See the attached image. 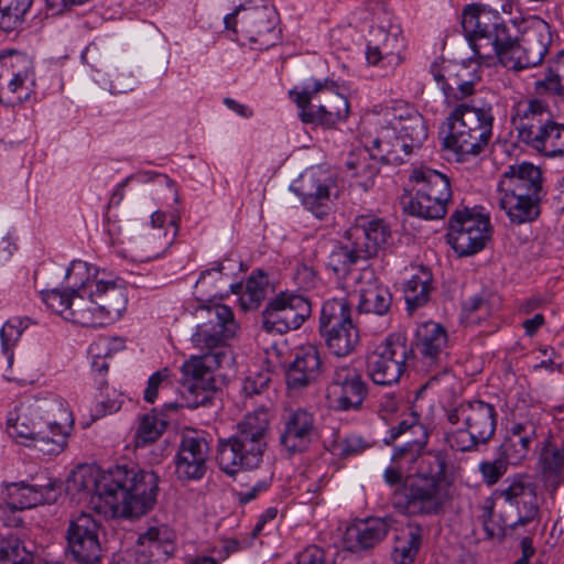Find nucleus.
<instances>
[{"instance_id": "nucleus-46", "label": "nucleus", "mask_w": 564, "mask_h": 564, "mask_svg": "<svg viewBox=\"0 0 564 564\" xmlns=\"http://www.w3.org/2000/svg\"><path fill=\"white\" fill-rule=\"evenodd\" d=\"M430 73L434 79L460 80L474 87L480 80L479 69L473 64L451 61L435 62L431 65Z\"/></svg>"}, {"instance_id": "nucleus-34", "label": "nucleus", "mask_w": 564, "mask_h": 564, "mask_svg": "<svg viewBox=\"0 0 564 564\" xmlns=\"http://www.w3.org/2000/svg\"><path fill=\"white\" fill-rule=\"evenodd\" d=\"M539 425L533 420L513 422L507 430V436L498 448L511 465L520 464L529 454L531 445L539 436Z\"/></svg>"}, {"instance_id": "nucleus-59", "label": "nucleus", "mask_w": 564, "mask_h": 564, "mask_svg": "<svg viewBox=\"0 0 564 564\" xmlns=\"http://www.w3.org/2000/svg\"><path fill=\"white\" fill-rule=\"evenodd\" d=\"M271 381L270 373L268 371H259L247 376L242 382L240 392L245 397H253L261 394L268 389Z\"/></svg>"}, {"instance_id": "nucleus-22", "label": "nucleus", "mask_w": 564, "mask_h": 564, "mask_svg": "<svg viewBox=\"0 0 564 564\" xmlns=\"http://www.w3.org/2000/svg\"><path fill=\"white\" fill-rule=\"evenodd\" d=\"M100 524L89 513L74 517L67 529V549L78 564H97L101 558Z\"/></svg>"}, {"instance_id": "nucleus-19", "label": "nucleus", "mask_w": 564, "mask_h": 564, "mask_svg": "<svg viewBox=\"0 0 564 564\" xmlns=\"http://www.w3.org/2000/svg\"><path fill=\"white\" fill-rule=\"evenodd\" d=\"M311 315L308 300L294 292H280L271 299L262 313V327L268 333L285 334L300 328Z\"/></svg>"}, {"instance_id": "nucleus-26", "label": "nucleus", "mask_w": 564, "mask_h": 564, "mask_svg": "<svg viewBox=\"0 0 564 564\" xmlns=\"http://www.w3.org/2000/svg\"><path fill=\"white\" fill-rule=\"evenodd\" d=\"M415 348L420 355L421 364L426 370L437 368V373L431 380H435L440 373L446 372L448 337L441 324L427 322L420 325L416 329Z\"/></svg>"}, {"instance_id": "nucleus-27", "label": "nucleus", "mask_w": 564, "mask_h": 564, "mask_svg": "<svg viewBox=\"0 0 564 564\" xmlns=\"http://www.w3.org/2000/svg\"><path fill=\"white\" fill-rule=\"evenodd\" d=\"M209 444L198 434L183 435L174 458L175 475L181 480L202 479L207 470Z\"/></svg>"}, {"instance_id": "nucleus-56", "label": "nucleus", "mask_w": 564, "mask_h": 564, "mask_svg": "<svg viewBox=\"0 0 564 564\" xmlns=\"http://www.w3.org/2000/svg\"><path fill=\"white\" fill-rule=\"evenodd\" d=\"M40 294L47 308L65 318V314L70 304L72 288L65 292H61L57 288L42 290Z\"/></svg>"}, {"instance_id": "nucleus-51", "label": "nucleus", "mask_w": 564, "mask_h": 564, "mask_svg": "<svg viewBox=\"0 0 564 564\" xmlns=\"http://www.w3.org/2000/svg\"><path fill=\"white\" fill-rule=\"evenodd\" d=\"M424 445L425 442L410 441L402 446L395 447L391 456L392 463L397 464L404 473L410 471L417 462L421 463L420 469H427V464L423 459L435 454L422 455Z\"/></svg>"}, {"instance_id": "nucleus-6", "label": "nucleus", "mask_w": 564, "mask_h": 564, "mask_svg": "<svg viewBox=\"0 0 564 564\" xmlns=\"http://www.w3.org/2000/svg\"><path fill=\"white\" fill-rule=\"evenodd\" d=\"M446 419L455 426L445 434L447 445L457 452H473L495 435L498 413L494 404L474 399L447 410Z\"/></svg>"}, {"instance_id": "nucleus-43", "label": "nucleus", "mask_w": 564, "mask_h": 564, "mask_svg": "<svg viewBox=\"0 0 564 564\" xmlns=\"http://www.w3.org/2000/svg\"><path fill=\"white\" fill-rule=\"evenodd\" d=\"M93 79L113 95L132 91L138 84L135 76L126 64H108L104 72L98 69L97 74L93 75Z\"/></svg>"}, {"instance_id": "nucleus-13", "label": "nucleus", "mask_w": 564, "mask_h": 564, "mask_svg": "<svg viewBox=\"0 0 564 564\" xmlns=\"http://www.w3.org/2000/svg\"><path fill=\"white\" fill-rule=\"evenodd\" d=\"M552 40L549 23L540 18H533L519 37L510 36L509 51L502 54L503 66L518 72L540 65L549 52Z\"/></svg>"}, {"instance_id": "nucleus-47", "label": "nucleus", "mask_w": 564, "mask_h": 564, "mask_svg": "<svg viewBox=\"0 0 564 564\" xmlns=\"http://www.w3.org/2000/svg\"><path fill=\"white\" fill-rule=\"evenodd\" d=\"M268 285L269 282L264 274L251 275L246 282L243 292V285L240 282L229 283V292L231 294H240V305L245 311L256 310L265 299Z\"/></svg>"}, {"instance_id": "nucleus-44", "label": "nucleus", "mask_w": 564, "mask_h": 564, "mask_svg": "<svg viewBox=\"0 0 564 564\" xmlns=\"http://www.w3.org/2000/svg\"><path fill=\"white\" fill-rule=\"evenodd\" d=\"M425 529L417 523H410L395 539L391 553L392 564H413L422 546Z\"/></svg>"}, {"instance_id": "nucleus-30", "label": "nucleus", "mask_w": 564, "mask_h": 564, "mask_svg": "<svg viewBox=\"0 0 564 564\" xmlns=\"http://www.w3.org/2000/svg\"><path fill=\"white\" fill-rule=\"evenodd\" d=\"M391 230L384 220L368 216H359L346 231L345 238L351 239L366 259L377 256L388 242Z\"/></svg>"}, {"instance_id": "nucleus-39", "label": "nucleus", "mask_w": 564, "mask_h": 564, "mask_svg": "<svg viewBox=\"0 0 564 564\" xmlns=\"http://www.w3.org/2000/svg\"><path fill=\"white\" fill-rule=\"evenodd\" d=\"M351 314V306L345 299H330L324 302L318 326L321 336H328L330 333L343 328L357 326Z\"/></svg>"}, {"instance_id": "nucleus-14", "label": "nucleus", "mask_w": 564, "mask_h": 564, "mask_svg": "<svg viewBox=\"0 0 564 564\" xmlns=\"http://www.w3.org/2000/svg\"><path fill=\"white\" fill-rule=\"evenodd\" d=\"M195 317L198 324L192 335V343L200 350L214 351L221 348L239 330L232 310L220 303L199 305L195 310Z\"/></svg>"}, {"instance_id": "nucleus-52", "label": "nucleus", "mask_w": 564, "mask_h": 564, "mask_svg": "<svg viewBox=\"0 0 564 564\" xmlns=\"http://www.w3.org/2000/svg\"><path fill=\"white\" fill-rule=\"evenodd\" d=\"M329 351L337 357L350 355L359 344L358 327H347L322 337Z\"/></svg>"}, {"instance_id": "nucleus-16", "label": "nucleus", "mask_w": 564, "mask_h": 564, "mask_svg": "<svg viewBox=\"0 0 564 564\" xmlns=\"http://www.w3.org/2000/svg\"><path fill=\"white\" fill-rule=\"evenodd\" d=\"M490 237L491 225L487 215L464 207L449 217L447 241L459 257L479 252Z\"/></svg>"}, {"instance_id": "nucleus-12", "label": "nucleus", "mask_w": 564, "mask_h": 564, "mask_svg": "<svg viewBox=\"0 0 564 564\" xmlns=\"http://www.w3.org/2000/svg\"><path fill=\"white\" fill-rule=\"evenodd\" d=\"M227 30L236 31L239 23L241 32L251 44L259 50L273 46L281 37L278 28L279 13L272 3L245 8L240 4L236 10L224 18Z\"/></svg>"}, {"instance_id": "nucleus-32", "label": "nucleus", "mask_w": 564, "mask_h": 564, "mask_svg": "<svg viewBox=\"0 0 564 564\" xmlns=\"http://www.w3.org/2000/svg\"><path fill=\"white\" fill-rule=\"evenodd\" d=\"M498 193L541 196V170L529 162L509 165L500 177Z\"/></svg>"}, {"instance_id": "nucleus-28", "label": "nucleus", "mask_w": 564, "mask_h": 564, "mask_svg": "<svg viewBox=\"0 0 564 564\" xmlns=\"http://www.w3.org/2000/svg\"><path fill=\"white\" fill-rule=\"evenodd\" d=\"M356 292L359 294L357 305L359 313H372L383 316L390 310L392 295L389 289L379 281L371 267H365L352 276Z\"/></svg>"}, {"instance_id": "nucleus-64", "label": "nucleus", "mask_w": 564, "mask_h": 564, "mask_svg": "<svg viewBox=\"0 0 564 564\" xmlns=\"http://www.w3.org/2000/svg\"><path fill=\"white\" fill-rule=\"evenodd\" d=\"M296 564H325L324 552L316 545H311L299 553Z\"/></svg>"}, {"instance_id": "nucleus-29", "label": "nucleus", "mask_w": 564, "mask_h": 564, "mask_svg": "<svg viewBox=\"0 0 564 564\" xmlns=\"http://www.w3.org/2000/svg\"><path fill=\"white\" fill-rule=\"evenodd\" d=\"M175 534L167 525L150 527L139 534L135 560L140 564L165 562L174 554Z\"/></svg>"}, {"instance_id": "nucleus-41", "label": "nucleus", "mask_w": 564, "mask_h": 564, "mask_svg": "<svg viewBox=\"0 0 564 564\" xmlns=\"http://www.w3.org/2000/svg\"><path fill=\"white\" fill-rule=\"evenodd\" d=\"M541 196L499 193V206L514 224H524L539 216Z\"/></svg>"}, {"instance_id": "nucleus-20", "label": "nucleus", "mask_w": 564, "mask_h": 564, "mask_svg": "<svg viewBox=\"0 0 564 564\" xmlns=\"http://www.w3.org/2000/svg\"><path fill=\"white\" fill-rule=\"evenodd\" d=\"M368 395V384L359 370L350 365L334 369L326 388V402L335 411H360Z\"/></svg>"}, {"instance_id": "nucleus-48", "label": "nucleus", "mask_w": 564, "mask_h": 564, "mask_svg": "<svg viewBox=\"0 0 564 564\" xmlns=\"http://www.w3.org/2000/svg\"><path fill=\"white\" fill-rule=\"evenodd\" d=\"M432 291V274L427 270H421L412 275L404 285V300L409 313L424 306Z\"/></svg>"}, {"instance_id": "nucleus-9", "label": "nucleus", "mask_w": 564, "mask_h": 564, "mask_svg": "<svg viewBox=\"0 0 564 564\" xmlns=\"http://www.w3.org/2000/svg\"><path fill=\"white\" fill-rule=\"evenodd\" d=\"M301 109L300 118L304 123L334 127L346 120L349 113L347 98L337 93L333 83L314 80L306 84L302 91L290 93Z\"/></svg>"}, {"instance_id": "nucleus-57", "label": "nucleus", "mask_w": 564, "mask_h": 564, "mask_svg": "<svg viewBox=\"0 0 564 564\" xmlns=\"http://www.w3.org/2000/svg\"><path fill=\"white\" fill-rule=\"evenodd\" d=\"M508 465H511L505 455L498 453L494 460H484L479 464V471L485 484L492 486L506 474Z\"/></svg>"}, {"instance_id": "nucleus-63", "label": "nucleus", "mask_w": 564, "mask_h": 564, "mask_svg": "<svg viewBox=\"0 0 564 564\" xmlns=\"http://www.w3.org/2000/svg\"><path fill=\"white\" fill-rule=\"evenodd\" d=\"M19 510L10 506V501L7 499L4 503H0V532L4 530H12L22 523V519L19 514Z\"/></svg>"}, {"instance_id": "nucleus-25", "label": "nucleus", "mask_w": 564, "mask_h": 564, "mask_svg": "<svg viewBox=\"0 0 564 564\" xmlns=\"http://www.w3.org/2000/svg\"><path fill=\"white\" fill-rule=\"evenodd\" d=\"M282 425L280 446L289 455L307 451L318 435L314 413L303 408L289 410Z\"/></svg>"}, {"instance_id": "nucleus-24", "label": "nucleus", "mask_w": 564, "mask_h": 564, "mask_svg": "<svg viewBox=\"0 0 564 564\" xmlns=\"http://www.w3.org/2000/svg\"><path fill=\"white\" fill-rule=\"evenodd\" d=\"M494 496L516 509L517 519L509 524L512 529L524 527L538 519L536 487L527 476L520 475L506 479L502 486L494 492Z\"/></svg>"}, {"instance_id": "nucleus-55", "label": "nucleus", "mask_w": 564, "mask_h": 564, "mask_svg": "<svg viewBox=\"0 0 564 564\" xmlns=\"http://www.w3.org/2000/svg\"><path fill=\"white\" fill-rule=\"evenodd\" d=\"M25 327L21 318L13 317L7 321L0 329L1 347L9 361L13 358L12 348L20 339Z\"/></svg>"}, {"instance_id": "nucleus-1", "label": "nucleus", "mask_w": 564, "mask_h": 564, "mask_svg": "<svg viewBox=\"0 0 564 564\" xmlns=\"http://www.w3.org/2000/svg\"><path fill=\"white\" fill-rule=\"evenodd\" d=\"M159 476L138 466H116L99 475L88 464L77 466L66 479V492L80 500L90 494L91 508L106 518H138L152 509Z\"/></svg>"}, {"instance_id": "nucleus-58", "label": "nucleus", "mask_w": 564, "mask_h": 564, "mask_svg": "<svg viewBox=\"0 0 564 564\" xmlns=\"http://www.w3.org/2000/svg\"><path fill=\"white\" fill-rule=\"evenodd\" d=\"M448 102L464 100L474 95L475 87L460 80L434 79Z\"/></svg>"}, {"instance_id": "nucleus-8", "label": "nucleus", "mask_w": 564, "mask_h": 564, "mask_svg": "<svg viewBox=\"0 0 564 564\" xmlns=\"http://www.w3.org/2000/svg\"><path fill=\"white\" fill-rule=\"evenodd\" d=\"M427 138V127L421 113L409 109L404 115L387 110L378 119L375 143L383 149L388 164L399 165L421 149Z\"/></svg>"}, {"instance_id": "nucleus-33", "label": "nucleus", "mask_w": 564, "mask_h": 564, "mask_svg": "<svg viewBox=\"0 0 564 564\" xmlns=\"http://www.w3.org/2000/svg\"><path fill=\"white\" fill-rule=\"evenodd\" d=\"M388 531V522L382 518L359 519L346 528L343 538L344 545L351 552L368 550L380 543Z\"/></svg>"}, {"instance_id": "nucleus-54", "label": "nucleus", "mask_w": 564, "mask_h": 564, "mask_svg": "<svg viewBox=\"0 0 564 564\" xmlns=\"http://www.w3.org/2000/svg\"><path fill=\"white\" fill-rule=\"evenodd\" d=\"M165 427V422L160 420L156 415H143L137 429L135 445L141 447L155 442L164 432Z\"/></svg>"}, {"instance_id": "nucleus-3", "label": "nucleus", "mask_w": 564, "mask_h": 564, "mask_svg": "<svg viewBox=\"0 0 564 564\" xmlns=\"http://www.w3.org/2000/svg\"><path fill=\"white\" fill-rule=\"evenodd\" d=\"M73 425V413L65 400L48 393L20 403L8 417L7 431L13 438L31 441L44 455H58Z\"/></svg>"}, {"instance_id": "nucleus-38", "label": "nucleus", "mask_w": 564, "mask_h": 564, "mask_svg": "<svg viewBox=\"0 0 564 564\" xmlns=\"http://www.w3.org/2000/svg\"><path fill=\"white\" fill-rule=\"evenodd\" d=\"M539 464L547 488L555 491L564 485V446L550 438L540 446Z\"/></svg>"}, {"instance_id": "nucleus-17", "label": "nucleus", "mask_w": 564, "mask_h": 564, "mask_svg": "<svg viewBox=\"0 0 564 564\" xmlns=\"http://www.w3.org/2000/svg\"><path fill=\"white\" fill-rule=\"evenodd\" d=\"M412 350L398 336L390 335L366 357V371L377 386L397 384L406 369Z\"/></svg>"}, {"instance_id": "nucleus-50", "label": "nucleus", "mask_w": 564, "mask_h": 564, "mask_svg": "<svg viewBox=\"0 0 564 564\" xmlns=\"http://www.w3.org/2000/svg\"><path fill=\"white\" fill-rule=\"evenodd\" d=\"M532 149L550 158L564 156V124L552 119Z\"/></svg>"}, {"instance_id": "nucleus-23", "label": "nucleus", "mask_w": 564, "mask_h": 564, "mask_svg": "<svg viewBox=\"0 0 564 564\" xmlns=\"http://www.w3.org/2000/svg\"><path fill=\"white\" fill-rule=\"evenodd\" d=\"M553 119L550 107L543 100L524 98L511 110V122L520 142L533 148Z\"/></svg>"}, {"instance_id": "nucleus-49", "label": "nucleus", "mask_w": 564, "mask_h": 564, "mask_svg": "<svg viewBox=\"0 0 564 564\" xmlns=\"http://www.w3.org/2000/svg\"><path fill=\"white\" fill-rule=\"evenodd\" d=\"M33 553L11 530L0 532V564H32Z\"/></svg>"}, {"instance_id": "nucleus-45", "label": "nucleus", "mask_w": 564, "mask_h": 564, "mask_svg": "<svg viewBox=\"0 0 564 564\" xmlns=\"http://www.w3.org/2000/svg\"><path fill=\"white\" fill-rule=\"evenodd\" d=\"M359 260H367L362 252L355 246L351 239H347L345 243L335 246L330 251L327 260V267L338 276L345 278L350 275L351 278L358 273L351 271V267Z\"/></svg>"}, {"instance_id": "nucleus-61", "label": "nucleus", "mask_w": 564, "mask_h": 564, "mask_svg": "<svg viewBox=\"0 0 564 564\" xmlns=\"http://www.w3.org/2000/svg\"><path fill=\"white\" fill-rule=\"evenodd\" d=\"M82 61L88 64L93 69V75H96L98 69H102L108 65L105 52L96 43H89L82 53Z\"/></svg>"}, {"instance_id": "nucleus-31", "label": "nucleus", "mask_w": 564, "mask_h": 564, "mask_svg": "<svg viewBox=\"0 0 564 564\" xmlns=\"http://www.w3.org/2000/svg\"><path fill=\"white\" fill-rule=\"evenodd\" d=\"M322 372L319 350L314 345L299 348L294 359L285 372L286 386L290 390L301 391L315 382Z\"/></svg>"}, {"instance_id": "nucleus-4", "label": "nucleus", "mask_w": 564, "mask_h": 564, "mask_svg": "<svg viewBox=\"0 0 564 564\" xmlns=\"http://www.w3.org/2000/svg\"><path fill=\"white\" fill-rule=\"evenodd\" d=\"M269 425V413L264 408L245 415L236 432L218 442L216 460L219 468L234 476L260 467L268 445Z\"/></svg>"}, {"instance_id": "nucleus-2", "label": "nucleus", "mask_w": 564, "mask_h": 564, "mask_svg": "<svg viewBox=\"0 0 564 564\" xmlns=\"http://www.w3.org/2000/svg\"><path fill=\"white\" fill-rule=\"evenodd\" d=\"M72 279V297L65 319L82 326H104L116 322L127 308L123 286L105 270L74 260L65 272Z\"/></svg>"}, {"instance_id": "nucleus-37", "label": "nucleus", "mask_w": 564, "mask_h": 564, "mask_svg": "<svg viewBox=\"0 0 564 564\" xmlns=\"http://www.w3.org/2000/svg\"><path fill=\"white\" fill-rule=\"evenodd\" d=\"M463 28L468 33H509L508 26L497 10L487 4L473 2L463 11Z\"/></svg>"}, {"instance_id": "nucleus-10", "label": "nucleus", "mask_w": 564, "mask_h": 564, "mask_svg": "<svg viewBox=\"0 0 564 564\" xmlns=\"http://www.w3.org/2000/svg\"><path fill=\"white\" fill-rule=\"evenodd\" d=\"M231 360L226 350L209 351L192 356L182 368L181 384L185 406L196 409L213 403L216 392L214 371Z\"/></svg>"}, {"instance_id": "nucleus-60", "label": "nucleus", "mask_w": 564, "mask_h": 564, "mask_svg": "<svg viewBox=\"0 0 564 564\" xmlns=\"http://www.w3.org/2000/svg\"><path fill=\"white\" fill-rule=\"evenodd\" d=\"M169 377L170 370L167 368H163L150 376L147 388L143 392V399L148 403H154L158 399L159 390L169 386Z\"/></svg>"}, {"instance_id": "nucleus-11", "label": "nucleus", "mask_w": 564, "mask_h": 564, "mask_svg": "<svg viewBox=\"0 0 564 564\" xmlns=\"http://www.w3.org/2000/svg\"><path fill=\"white\" fill-rule=\"evenodd\" d=\"M415 195L404 203V212L423 219H441L452 197L448 177L432 169L414 170L411 176Z\"/></svg>"}, {"instance_id": "nucleus-53", "label": "nucleus", "mask_w": 564, "mask_h": 564, "mask_svg": "<svg viewBox=\"0 0 564 564\" xmlns=\"http://www.w3.org/2000/svg\"><path fill=\"white\" fill-rule=\"evenodd\" d=\"M32 2H0V29L15 30L24 21Z\"/></svg>"}, {"instance_id": "nucleus-5", "label": "nucleus", "mask_w": 564, "mask_h": 564, "mask_svg": "<svg viewBox=\"0 0 564 564\" xmlns=\"http://www.w3.org/2000/svg\"><path fill=\"white\" fill-rule=\"evenodd\" d=\"M427 469H419L408 477L392 496L393 507L406 516H434L449 500V485L444 479L445 460L442 455L423 459Z\"/></svg>"}, {"instance_id": "nucleus-7", "label": "nucleus", "mask_w": 564, "mask_h": 564, "mask_svg": "<svg viewBox=\"0 0 564 564\" xmlns=\"http://www.w3.org/2000/svg\"><path fill=\"white\" fill-rule=\"evenodd\" d=\"M449 133L445 147L458 155H476L488 144L492 135V106L480 99L462 102L454 107L448 118Z\"/></svg>"}, {"instance_id": "nucleus-36", "label": "nucleus", "mask_w": 564, "mask_h": 564, "mask_svg": "<svg viewBox=\"0 0 564 564\" xmlns=\"http://www.w3.org/2000/svg\"><path fill=\"white\" fill-rule=\"evenodd\" d=\"M56 497V482L46 478L42 482L11 484L8 487L7 499L10 501V506L22 511L43 503L54 502Z\"/></svg>"}, {"instance_id": "nucleus-42", "label": "nucleus", "mask_w": 564, "mask_h": 564, "mask_svg": "<svg viewBox=\"0 0 564 564\" xmlns=\"http://www.w3.org/2000/svg\"><path fill=\"white\" fill-rule=\"evenodd\" d=\"M226 270V264L218 262L215 267L200 272L194 291L199 301L204 302L209 299H223L228 296L230 292L226 291L225 286H229L228 281L230 275Z\"/></svg>"}, {"instance_id": "nucleus-40", "label": "nucleus", "mask_w": 564, "mask_h": 564, "mask_svg": "<svg viewBox=\"0 0 564 564\" xmlns=\"http://www.w3.org/2000/svg\"><path fill=\"white\" fill-rule=\"evenodd\" d=\"M470 46L474 54L481 63L490 64L494 58L503 65V53L509 51L510 34L498 31L497 33H470Z\"/></svg>"}, {"instance_id": "nucleus-62", "label": "nucleus", "mask_w": 564, "mask_h": 564, "mask_svg": "<svg viewBox=\"0 0 564 564\" xmlns=\"http://www.w3.org/2000/svg\"><path fill=\"white\" fill-rule=\"evenodd\" d=\"M367 447L364 438L357 435L347 436L337 444L338 455L343 458L361 454Z\"/></svg>"}, {"instance_id": "nucleus-21", "label": "nucleus", "mask_w": 564, "mask_h": 564, "mask_svg": "<svg viewBox=\"0 0 564 564\" xmlns=\"http://www.w3.org/2000/svg\"><path fill=\"white\" fill-rule=\"evenodd\" d=\"M405 47L402 31L399 25L390 23L372 26L366 50L368 65L377 67L382 75H388L402 62Z\"/></svg>"}, {"instance_id": "nucleus-15", "label": "nucleus", "mask_w": 564, "mask_h": 564, "mask_svg": "<svg viewBox=\"0 0 564 564\" xmlns=\"http://www.w3.org/2000/svg\"><path fill=\"white\" fill-rule=\"evenodd\" d=\"M35 87L31 59L18 51L0 54V104L15 107L26 101Z\"/></svg>"}, {"instance_id": "nucleus-35", "label": "nucleus", "mask_w": 564, "mask_h": 564, "mask_svg": "<svg viewBox=\"0 0 564 564\" xmlns=\"http://www.w3.org/2000/svg\"><path fill=\"white\" fill-rule=\"evenodd\" d=\"M383 149L375 143V137L365 142L362 148L352 150L346 161V166L352 176L360 178V185L367 188L379 173L381 163H386Z\"/></svg>"}, {"instance_id": "nucleus-18", "label": "nucleus", "mask_w": 564, "mask_h": 564, "mask_svg": "<svg viewBox=\"0 0 564 564\" xmlns=\"http://www.w3.org/2000/svg\"><path fill=\"white\" fill-rule=\"evenodd\" d=\"M334 187L335 181L330 173L321 166L306 169L290 185V189L300 197L303 206L319 220L326 219L333 212L330 192Z\"/></svg>"}]
</instances>
